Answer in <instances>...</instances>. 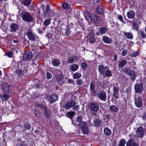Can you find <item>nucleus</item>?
<instances>
[{"label": "nucleus", "instance_id": "obj_1", "mask_svg": "<svg viewBox=\"0 0 146 146\" xmlns=\"http://www.w3.org/2000/svg\"><path fill=\"white\" fill-rule=\"evenodd\" d=\"M88 107L93 116L96 115L97 111L99 110V104L96 102H91L88 105Z\"/></svg>", "mask_w": 146, "mask_h": 146}, {"label": "nucleus", "instance_id": "obj_2", "mask_svg": "<svg viewBox=\"0 0 146 146\" xmlns=\"http://www.w3.org/2000/svg\"><path fill=\"white\" fill-rule=\"evenodd\" d=\"M20 17L25 22L30 23L33 21V18L29 13L26 11H23L21 13Z\"/></svg>", "mask_w": 146, "mask_h": 146}, {"label": "nucleus", "instance_id": "obj_3", "mask_svg": "<svg viewBox=\"0 0 146 146\" xmlns=\"http://www.w3.org/2000/svg\"><path fill=\"white\" fill-rule=\"evenodd\" d=\"M124 72L130 76L132 81H133L135 80L136 78V74L133 70L125 68L124 69Z\"/></svg>", "mask_w": 146, "mask_h": 146}, {"label": "nucleus", "instance_id": "obj_4", "mask_svg": "<svg viewBox=\"0 0 146 146\" xmlns=\"http://www.w3.org/2000/svg\"><path fill=\"white\" fill-rule=\"evenodd\" d=\"M81 128L82 132L84 134H87L88 133L89 129L87 125V123L85 122H82L78 124Z\"/></svg>", "mask_w": 146, "mask_h": 146}, {"label": "nucleus", "instance_id": "obj_5", "mask_svg": "<svg viewBox=\"0 0 146 146\" xmlns=\"http://www.w3.org/2000/svg\"><path fill=\"white\" fill-rule=\"evenodd\" d=\"M136 106L141 108L143 105L142 98L139 95L135 94L134 98Z\"/></svg>", "mask_w": 146, "mask_h": 146}, {"label": "nucleus", "instance_id": "obj_6", "mask_svg": "<svg viewBox=\"0 0 146 146\" xmlns=\"http://www.w3.org/2000/svg\"><path fill=\"white\" fill-rule=\"evenodd\" d=\"M58 98V96L56 94H52L48 97L49 101L50 104H52L57 101Z\"/></svg>", "mask_w": 146, "mask_h": 146}, {"label": "nucleus", "instance_id": "obj_7", "mask_svg": "<svg viewBox=\"0 0 146 146\" xmlns=\"http://www.w3.org/2000/svg\"><path fill=\"white\" fill-rule=\"evenodd\" d=\"M26 34L29 40L33 41L35 40V35L34 33H33L31 30L29 29L28 31L26 33Z\"/></svg>", "mask_w": 146, "mask_h": 146}, {"label": "nucleus", "instance_id": "obj_8", "mask_svg": "<svg viewBox=\"0 0 146 146\" xmlns=\"http://www.w3.org/2000/svg\"><path fill=\"white\" fill-rule=\"evenodd\" d=\"M144 129L142 127H140L137 129L136 134L138 137H141L144 135Z\"/></svg>", "mask_w": 146, "mask_h": 146}, {"label": "nucleus", "instance_id": "obj_9", "mask_svg": "<svg viewBox=\"0 0 146 146\" xmlns=\"http://www.w3.org/2000/svg\"><path fill=\"white\" fill-rule=\"evenodd\" d=\"M98 96L102 101H105L106 100V93L105 92L103 91H99L98 94Z\"/></svg>", "mask_w": 146, "mask_h": 146}, {"label": "nucleus", "instance_id": "obj_10", "mask_svg": "<svg viewBox=\"0 0 146 146\" xmlns=\"http://www.w3.org/2000/svg\"><path fill=\"white\" fill-rule=\"evenodd\" d=\"M33 56V54L31 52H26L23 56V59L25 60H27L31 59Z\"/></svg>", "mask_w": 146, "mask_h": 146}, {"label": "nucleus", "instance_id": "obj_11", "mask_svg": "<svg viewBox=\"0 0 146 146\" xmlns=\"http://www.w3.org/2000/svg\"><path fill=\"white\" fill-rule=\"evenodd\" d=\"M76 102L74 101H71L65 104L64 108L66 110L74 106Z\"/></svg>", "mask_w": 146, "mask_h": 146}, {"label": "nucleus", "instance_id": "obj_12", "mask_svg": "<svg viewBox=\"0 0 146 146\" xmlns=\"http://www.w3.org/2000/svg\"><path fill=\"white\" fill-rule=\"evenodd\" d=\"M63 79V76L62 74H57L56 76V80L60 84H62L63 83L62 80Z\"/></svg>", "mask_w": 146, "mask_h": 146}, {"label": "nucleus", "instance_id": "obj_13", "mask_svg": "<svg viewBox=\"0 0 146 146\" xmlns=\"http://www.w3.org/2000/svg\"><path fill=\"white\" fill-rule=\"evenodd\" d=\"M135 89L136 93H141L143 91V86L141 84H136L135 86Z\"/></svg>", "mask_w": 146, "mask_h": 146}, {"label": "nucleus", "instance_id": "obj_14", "mask_svg": "<svg viewBox=\"0 0 146 146\" xmlns=\"http://www.w3.org/2000/svg\"><path fill=\"white\" fill-rule=\"evenodd\" d=\"M127 146H139L138 144L136 143L133 139H129L126 144Z\"/></svg>", "mask_w": 146, "mask_h": 146}, {"label": "nucleus", "instance_id": "obj_15", "mask_svg": "<svg viewBox=\"0 0 146 146\" xmlns=\"http://www.w3.org/2000/svg\"><path fill=\"white\" fill-rule=\"evenodd\" d=\"M109 67L107 66H104L103 65H100L99 66L98 71L102 75L103 72L107 69H109Z\"/></svg>", "mask_w": 146, "mask_h": 146}, {"label": "nucleus", "instance_id": "obj_16", "mask_svg": "<svg viewBox=\"0 0 146 146\" xmlns=\"http://www.w3.org/2000/svg\"><path fill=\"white\" fill-rule=\"evenodd\" d=\"M89 37L90 42L91 43H94L95 41L94 33L93 32L90 33L89 34Z\"/></svg>", "mask_w": 146, "mask_h": 146}, {"label": "nucleus", "instance_id": "obj_17", "mask_svg": "<svg viewBox=\"0 0 146 146\" xmlns=\"http://www.w3.org/2000/svg\"><path fill=\"white\" fill-rule=\"evenodd\" d=\"M118 88L116 86H114L113 87V96L116 99L118 98Z\"/></svg>", "mask_w": 146, "mask_h": 146}, {"label": "nucleus", "instance_id": "obj_18", "mask_svg": "<svg viewBox=\"0 0 146 146\" xmlns=\"http://www.w3.org/2000/svg\"><path fill=\"white\" fill-rule=\"evenodd\" d=\"M2 90L5 93H7L9 92V84L7 83H4L2 86Z\"/></svg>", "mask_w": 146, "mask_h": 146}, {"label": "nucleus", "instance_id": "obj_19", "mask_svg": "<svg viewBox=\"0 0 146 146\" xmlns=\"http://www.w3.org/2000/svg\"><path fill=\"white\" fill-rule=\"evenodd\" d=\"M102 41L105 43L109 44L112 42V39L106 36H104L102 38Z\"/></svg>", "mask_w": 146, "mask_h": 146}, {"label": "nucleus", "instance_id": "obj_20", "mask_svg": "<svg viewBox=\"0 0 146 146\" xmlns=\"http://www.w3.org/2000/svg\"><path fill=\"white\" fill-rule=\"evenodd\" d=\"M43 9V13L44 16L46 15L47 13L50 10V8L49 6L47 5L45 6H43L42 7Z\"/></svg>", "mask_w": 146, "mask_h": 146}, {"label": "nucleus", "instance_id": "obj_21", "mask_svg": "<svg viewBox=\"0 0 146 146\" xmlns=\"http://www.w3.org/2000/svg\"><path fill=\"white\" fill-rule=\"evenodd\" d=\"M95 85L92 81L90 84V92L92 93V95H95L96 92L94 90Z\"/></svg>", "mask_w": 146, "mask_h": 146}, {"label": "nucleus", "instance_id": "obj_22", "mask_svg": "<svg viewBox=\"0 0 146 146\" xmlns=\"http://www.w3.org/2000/svg\"><path fill=\"white\" fill-rule=\"evenodd\" d=\"M19 26L16 23H13L10 26L11 31L16 32L18 29Z\"/></svg>", "mask_w": 146, "mask_h": 146}, {"label": "nucleus", "instance_id": "obj_23", "mask_svg": "<svg viewBox=\"0 0 146 146\" xmlns=\"http://www.w3.org/2000/svg\"><path fill=\"white\" fill-rule=\"evenodd\" d=\"M104 76V77H109L112 76V74L111 71L107 69L103 72V74L102 75Z\"/></svg>", "mask_w": 146, "mask_h": 146}, {"label": "nucleus", "instance_id": "obj_24", "mask_svg": "<svg viewBox=\"0 0 146 146\" xmlns=\"http://www.w3.org/2000/svg\"><path fill=\"white\" fill-rule=\"evenodd\" d=\"M122 33L124 35V36L127 38L130 39H132L133 38V36L131 33H125L124 32H123Z\"/></svg>", "mask_w": 146, "mask_h": 146}, {"label": "nucleus", "instance_id": "obj_25", "mask_svg": "<svg viewBox=\"0 0 146 146\" xmlns=\"http://www.w3.org/2000/svg\"><path fill=\"white\" fill-rule=\"evenodd\" d=\"M127 63V61L125 60H122L120 61L118 64V67L122 68Z\"/></svg>", "mask_w": 146, "mask_h": 146}, {"label": "nucleus", "instance_id": "obj_26", "mask_svg": "<svg viewBox=\"0 0 146 146\" xmlns=\"http://www.w3.org/2000/svg\"><path fill=\"white\" fill-rule=\"evenodd\" d=\"M50 110L48 109L46 107H44V115L46 118H49L50 117Z\"/></svg>", "mask_w": 146, "mask_h": 146}, {"label": "nucleus", "instance_id": "obj_27", "mask_svg": "<svg viewBox=\"0 0 146 146\" xmlns=\"http://www.w3.org/2000/svg\"><path fill=\"white\" fill-rule=\"evenodd\" d=\"M84 14L85 18L88 22L89 23H91L92 22V19L88 13L87 12H85Z\"/></svg>", "mask_w": 146, "mask_h": 146}, {"label": "nucleus", "instance_id": "obj_28", "mask_svg": "<svg viewBox=\"0 0 146 146\" xmlns=\"http://www.w3.org/2000/svg\"><path fill=\"white\" fill-rule=\"evenodd\" d=\"M108 29L105 27H101L99 29V33L102 34H104L107 32Z\"/></svg>", "mask_w": 146, "mask_h": 146}, {"label": "nucleus", "instance_id": "obj_29", "mask_svg": "<svg viewBox=\"0 0 146 146\" xmlns=\"http://www.w3.org/2000/svg\"><path fill=\"white\" fill-rule=\"evenodd\" d=\"M109 110L111 112H117L118 110V108L117 106L112 105L110 106Z\"/></svg>", "mask_w": 146, "mask_h": 146}, {"label": "nucleus", "instance_id": "obj_30", "mask_svg": "<svg viewBox=\"0 0 146 146\" xmlns=\"http://www.w3.org/2000/svg\"><path fill=\"white\" fill-rule=\"evenodd\" d=\"M127 17L129 19H131L135 16V13L132 11H128L127 13Z\"/></svg>", "mask_w": 146, "mask_h": 146}, {"label": "nucleus", "instance_id": "obj_31", "mask_svg": "<svg viewBox=\"0 0 146 146\" xmlns=\"http://www.w3.org/2000/svg\"><path fill=\"white\" fill-rule=\"evenodd\" d=\"M52 64L55 66H58L60 64V61L57 59H54L52 61Z\"/></svg>", "mask_w": 146, "mask_h": 146}, {"label": "nucleus", "instance_id": "obj_32", "mask_svg": "<svg viewBox=\"0 0 146 146\" xmlns=\"http://www.w3.org/2000/svg\"><path fill=\"white\" fill-rule=\"evenodd\" d=\"M101 122V121L99 119H96L94 121L93 124L94 126L97 127L100 125V124Z\"/></svg>", "mask_w": 146, "mask_h": 146}, {"label": "nucleus", "instance_id": "obj_33", "mask_svg": "<svg viewBox=\"0 0 146 146\" xmlns=\"http://www.w3.org/2000/svg\"><path fill=\"white\" fill-rule=\"evenodd\" d=\"M92 16L95 22L96 23H98L99 22L100 18L97 15L94 14L92 15Z\"/></svg>", "mask_w": 146, "mask_h": 146}, {"label": "nucleus", "instance_id": "obj_34", "mask_svg": "<svg viewBox=\"0 0 146 146\" xmlns=\"http://www.w3.org/2000/svg\"><path fill=\"white\" fill-rule=\"evenodd\" d=\"M1 96V97L2 98V99L5 101L8 100L10 98V96L7 94H2Z\"/></svg>", "mask_w": 146, "mask_h": 146}, {"label": "nucleus", "instance_id": "obj_35", "mask_svg": "<svg viewBox=\"0 0 146 146\" xmlns=\"http://www.w3.org/2000/svg\"><path fill=\"white\" fill-rule=\"evenodd\" d=\"M75 113L74 111H69L66 113V115L68 117L72 119Z\"/></svg>", "mask_w": 146, "mask_h": 146}, {"label": "nucleus", "instance_id": "obj_36", "mask_svg": "<svg viewBox=\"0 0 146 146\" xmlns=\"http://www.w3.org/2000/svg\"><path fill=\"white\" fill-rule=\"evenodd\" d=\"M104 133L107 136H109L111 133V131L108 128H106L104 129Z\"/></svg>", "mask_w": 146, "mask_h": 146}, {"label": "nucleus", "instance_id": "obj_37", "mask_svg": "<svg viewBox=\"0 0 146 146\" xmlns=\"http://www.w3.org/2000/svg\"><path fill=\"white\" fill-rule=\"evenodd\" d=\"M126 142L124 139H121L119 141L117 146H125Z\"/></svg>", "mask_w": 146, "mask_h": 146}, {"label": "nucleus", "instance_id": "obj_38", "mask_svg": "<svg viewBox=\"0 0 146 146\" xmlns=\"http://www.w3.org/2000/svg\"><path fill=\"white\" fill-rule=\"evenodd\" d=\"M139 53L138 51L132 52L130 54V56L131 57H136L139 55Z\"/></svg>", "mask_w": 146, "mask_h": 146}, {"label": "nucleus", "instance_id": "obj_39", "mask_svg": "<svg viewBox=\"0 0 146 146\" xmlns=\"http://www.w3.org/2000/svg\"><path fill=\"white\" fill-rule=\"evenodd\" d=\"M22 2L23 4L26 6L29 5L31 3V1L30 0H23Z\"/></svg>", "mask_w": 146, "mask_h": 146}, {"label": "nucleus", "instance_id": "obj_40", "mask_svg": "<svg viewBox=\"0 0 146 146\" xmlns=\"http://www.w3.org/2000/svg\"><path fill=\"white\" fill-rule=\"evenodd\" d=\"M96 10L99 14H101L103 13V9L101 6H98L97 7Z\"/></svg>", "mask_w": 146, "mask_h": 146}, {"label": "nucleus", "instance_id": "obj_41", "mask_svg": "<svg viewBox=\"0 0 146 146\" xmlns=\"http://www.w3.org/2000/svg\"><path fill=\"white\" fill-rule=\"evenodd\" d=\"M139 34L140 35L142 38H145L146 37V35L143 31L142 30H140L139 32Z\"/></svg>", "mask_w": 146, "mask_h": 146}, {"label": "nucleus", "instance_id": "obj_42", "mask_svg": "<svg viewBox=\"0 0 146 146\" xmlns=\"http://www.w3.org/2000/svg\"><path fill=\"white\" fill-rule=\"evenodd\" d=\"M81 76V74L79 73H76L74 74L73 78L74 79H77L80 78Z\"/></svg>", "mask_w": 146, "mask_h": 146}, {"label": "nucleus", "instance_id": "obj_43", "mask_svg": "<svg viewBox=\"0 0 146 146\" xmlns=\"http://www.w3.org/2000/svg\"><path fill=\"white\" fill-rule=\"evenodd\" d=\"M78 66L76 64H74L71 66V68L73 71H75L78 69Z\"/></svg>", "mask_w": 146, "mask_h": 146}, {"label": "nucleus", "instance_id": "obj_44", "mask_svg": "<svg viewBox=\"0 0 146 146\" xmlns=\"http://www.w3.org/2000/svg\"><path fill=\"white\" fill-rule=\"evenodd\" d=\"M35 115L37 117H39L41 115V112L38 110H36L34 111Z\"/></svg>", "mask_w": 146, "mask_h": 146}, {"label": "nucleus", "instance_id": "obj_45", "mask_svg": "<svg viewBox=\"0 0 146 146\" xmlns=\"http://www.w3.org/2000/svg\"><path fill=\"white\" fill-rule=\"evenodd\" d=\"M16 73L17 76L19 77H22L23 75L21 71L19 70H17L16 71Z\"/></svg>", "mask_w": 146, "mask_h": 146}, {"label": "nucleus", "instance_id": "obj_46", "mask_svg": "<svg viewBox=\"0 0 146 146\" xmlns=\"http://www.w3.org/2000/svg\"><path fill=\"white\" fill-rule=\"evenodd\" d=\"M51 20L50 19L48 18L46 19L44 22V24L45 26L48 25L50 23Z\"/></svg>", "mask_w": 146, "mask_h": 146}, {"label": "nucleus", "instance_id": "obj_47", "mask_svg": "<svg viewBox=\"0 0 146 146\" xmlns=\"http://www.w3.org/2000/svg\"><path fill=\"white\" fill-rule=\"evenodd\" d=\"M75 58H76V57L75 56L71 57L69 59L67 60V61L69 63H71L74 62V60L75 59Z\"/></svg>", "mask_w": 146, "mask_h": 146}, {"label": "nucleus", "instance_id": "obj_48", "mask_svg": "<svg viewBox=\"0 0 146 146\" xmlns=\"http://www.w3.org/2000/svg\"><path fill=\"white\" fill-rule=\"evenodd\" d=\"M133 27L134 29H137L138 28V25L137 23L135 21L132 22Z\"/></svg>", "mask_w": 146, "mask_h": 146}, {"label": "nucleus", "instance_id": "obj_49", "mask_svg": "<svg viewBox=\"0 0 146 146\" xmlns=\"http://www.w3.org/2000/svg\"><path fill=\"white\" fill-rule=\"evenodd\" d=\"M82 116L81 115H79L76 118V121L77 122L80 123L82 122Z\"/></svg>", "mask_w": 146, "mask_h": 146}, {"label": "nucleus", "instance_id": "obj_50", "mask_svg": "<svg viewBox=\"0 0 146 146\" xmlns=\"http://www.w3.org/2000/svg\"><path fill=\"white\" fill-rule=\"evenodd\" d=\"M24 128L28 130L31 128V125L29 123H26L25 124L24 126Z\"/></svg>", "mask_w": 146, "mask_h": 146}, {"label": "nucleus", "instance_id": "obj_51", "mask_svg": "<svg viewBox=\"0 0 146 146\" xmlns=\"http://www.w3.org/2000/svg\"><path fill=\"white\" fill-rule=\"evenodd\" d=\"M62 7L64 9H69V4L67 3H64L62 4Z\"/></svg>", "mask_w": 146, "mask_h": 146}, {"label": "nucleus", "instance_id": "obj_52", "mask_svg": "<svg viewBox=\"0 0 146 146\" xmlns=\"http://www.w3.org/2000/svg\"><path fill=\"white\" fill-rule=\"evenodd\" d=\"M83 82L82 80L81 79H78L76 81V84L78 86L82 85V84Z\"/></svg>", "mask_w": 146, "mask_h": 146}, {"label": "nucleus", "instance_id": "obj_53", "mask_svg": "<svg viewBox=\"0 0 146 146\" xmlns=\"http://www.w3.org/2000/svg\"><path fill=\"white\" fill-rule=\"evenodd\" d=\"M36 106L37 107L41 108H44V107H46L44 105L42 104H38L36 105Z\"/></svg>", "mask_w": 146, "mask_h": 146}, {"label": "nucleus", "instance_id": "obj_54", "mask_svg": "<svg viewBox=\"0 0 146 146\" xmlns=\"http://www.w3.org/2000/svg\"><path fill=\"white\" fill-rule=\"evenodd\" d=\"M42 130L40 128L38 129L35 130V133L37 134H40L41 132L42 131Z\"/></svg>", "mask_w": 146, "mask_h": 146}, {"label": "nucleus", "instance_id": "obj_55", "mask_svg": "<svg viewBox=\"0 0 146 146\" xmlns=\"http://www.w3.org/2000/svg\"><path fill=\"white\" fill-rule=\"evenodd\" d=\"M82 67V68H86L87 67V65L86 63H82L81 64Z\"/></svg>", "mask_w": 146, "mask_h": 146}, {"label": "nucleus", "instance_id": "obj_56", "mask_svg": "<svg viewBox=\"0 0 146 146\" xmlns=\"http://www.w3.org/2000/svg\"><path fill=\"white\" fill-rule=\"evenodd\" d=\"M52 77L51 74L49 72H48L46 74V78L47 79H50Z\"/></svg>", "mask_w": 146, "mask_h": 146}, {"label": "nucleus", "instance_id": "obj_57", "mask_svg": "<svg viewBox=\"0 0 146 146\" xmlns=\"http://www.w3.org/2000/svg\"><path fill=\"white\" fill-rule=\"evenodd\" d=\"M117 18L120 21L123 23L124 21L123 20V17L122 16L120 15H119L117 17Z\"/></svg>", "mask_w": 146, "mask_h": 146}, {"label": "nucleus", "instance_id": "obj_58", "mask_svg": "<svg viewBox=\"0 0 146 146\" xmlns=\"http://www.w3.org/2000/svg\"><path fill=\"white\" fill-rule=\"evenodd\" d=\"M7 55L9 57H11L13 55V53L11 52H8Z\"/></svg>", "mask_w": 146, "mask_h": 146}, {"label": "nucleus", "instance_id": "obj_59", "mask_svg": "<svg viewBox=\"0 0 146 146\" xmlns=\"http://www.w3.org/2000/svg\"><path fill=\"white\" fill-rule=\"evenodd\" d=\"M66 36H68L70 34V31L68 29H67L65 32Z\"/></svg>", "mask_w": 146, "mask_h": 146}, {"label": "nucleus", "instance_id": "obj_60", "mask_svg": "<svg viewBox=\"0 0 146 146\" xmlns=\"http://www.w3.org/2000/svg\"><path fill=\"white\" fill-rule=\"evenodd\" d=\"M127 54V51L125 50H124L122 51V55L123 56H125Z\"/></svg>", "mask_w": 146, "mask_h": 146}, {"label": "nucleus", "instance_id": "obj_61", "mask_svg": "<svg viewBox=\"0 0 146 146\" xmlns=\"http://www.w3.org/2000/svg\"><path fill=\"white\" fill-rule=\"evenodd\" d=\"M79 108V106L78 105H76L72 109V110H77Z\"/></svg>", "mask_w": 146, "mask_h": 146}, {"label": "nucleus", "instance_id": "obj_62", "mask_svg": "<svg viewBox=\"0 0 146 146\" xmlns=\"http://www.w3.org/2000/svg\"><path fill=\"white\" fill-rule=\"evenodd\" d=\"M143 118L144 119H146V112L142 116Z\"/></svg>", "mask_w": 146, "mask_h": 146}, {"label": "nucleus", "instance_id": "obj_63", "mask_svg": "<svg viewBox=\"0 0 146 146\" xmlns=\"http://www.w3.org/2000/svg\"><path fill=\"white\" fill-rule=\"evenodd\" d=\"M117 56L116 54H115L113 56V58H114V60H115V61H117Z\"/></svg>", "mask_w": 146, "mask_h": 146}, {"label": "nucleus", "instance_id": "obj_64", "mask_svg": "<svg viewBox=\"0 0 146 146\" xmlns=\"http://www.w3.org/2000/svg\"><path fill=\"white\" fill-rule=\"evenodd\" d=\"M40 84H39V83H36V84H35V86L36 88H39L40 87Z\"/></svg>", "mask_w": 146, "mask_h": 146}]
</instances>
